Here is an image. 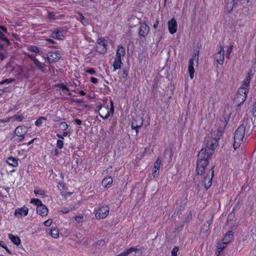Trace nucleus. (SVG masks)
<instances>
[{"mask_svg": "<svg viewBox=\"0 0 256 256\" xmlns=\"http://www.w3.org/2000/svg\"><path fill=\"white\" fill-rule=\"evenodd\" d=\"M206 150H201L198 154L196 172L197 175L202 176L206 171L209 164L208 160L205 158Z\"/></svg>", "mask_w": 256, "mask_h": 256, "instance_id": "nucleus-1", "label": "nucleus"}, {"mask_svg": "<svg viewBox=\"0 0 256 256\" xmlns=\"http://www.w3.org/2000/svg\"><path fill=\"white\" fill-rule=\"evenodd\" d=\"M244 124H240L235 132L234 136L233 147L236 150L240 145L245 134Z\"/></svg>", "mask_w": 256, "mask_h": 256, "instance_id": "nucleus-2", "label": "nucleus"}, {"mask_svg": "<svg viewBox=\"0 0 256 256\" xmlns=\"http://www.w3.org/2000/svg\"><path fill=\"white\" fill-rule=\"evenodd\" d=\"M110 208L107 205H103L94 209L95 216L97 220L104 219L108 215Z\"/></svg>", "mask_w": 256, "mask_h": 256, "instance_id": "nucleus-3", "label": "nucleus"}, {"mask_svg": "<svg viewBox=\"0 0 256 256\" xmlns=\"http://www.w3.org/2000/svg\"><path fill=\"white\" fill-rule=\"evenodd\" d=\"M214 166H213L208 173L207 174L202 180V182L204 184V188L206 190H208L212 184V180L214 174Z\"/></svg>", "mask_w": 256, "mask_h": 256, "instance_id": "nucleus-4", "label": "nucleus"}, {"mask_svg": "<svg viewBox=\"0 0 256 256\" xmlns=\"http://www.w3.org/2000/svg\"><path fill=\"white\" fill-rule=\"evenodd\" d=\"M110 109L109 110L108 106H107L106 107H104V108L100 112H98L99 116L104 120L107 119L110 115V112L112 113L114 112V103L111 100L110 101Z\"/></svg>", "mask_w": 256, "mask_h": 256, "instance_id": "nucleus-5", "label": "nucleus"}, {"mask_svg": "<svg viewBox=\"0 0 256 256\" xmlns=\"http://www.w3.org/2000/svg\"><path fill=\"white\" fill-rule=\"evenodd\" d=\"M248 94V92L242 93L240 92V88H238L234 98V102L236 104L238 108L240 106L245 102Z\"/></svg>", "mask_w": 256, "mask_h": 256, "instance_id": "nucleus-6", "label": "nucleus"}, {"mask_svg": "<svg viewBox=\"0 0 256 256\" xmlns=\"http://www.w3.org/2000/svg\"><path fill=\"white\" fill-rule=\"evenodd\" d=\"M97 43L100 46H96V50L99 53L102 54H105L107 51V42L104 38H98L97 40Z\"/></svg>", "mask_w": 256, "mask_h": 256, "instance_id": "nucleus-7", "label": "nucleus"}, {"mask_svg": "<svg viewBox=\"0 0 256 256\" xmlns=\"http://www.w3.org/2000/svg\"><path fill=\"white\" fill-rule=\"evenodd\" d=\"M218 52L214 55V60L220 65H222L224 60V50L222 45L218 46Z\"/></svg>", "mask_w": 256, "mask_h": 256, "instance_id": "nucleus-8", "label": "nucleus"}, {"mask_svg": "<svg viewBox=\"0 0 256 256\" xmlns=\"http://www.w3.org/2000/svg\"><path fill=\"white\" fill-rule=\"evenodd\" d=\"M138 36L140 38H145L150 32V27L146 24V22L140 24Z\"/></svg>", "mask_w": 256, "mask_h": 256, "instance_id": "nucleus-9", "label": "nucleus"}, {"mask_svg": "<svg viewBox=\"0 0 256 256\" xmlns=\"http://www.w3.org/2000/svg\"><path fill=\"white\" fill-rule=\"evenodd\" d=\"M214 220V215L210 214L208 215L207 220L201 228L200 232L206 234L210 229V226L212 224Z\"/></svg>", "mask_w": 256, "mask_h": 256, "instance_id": "nucleus-10", "label": "nucleus"}, {"mask_svg": "<svg viewBox=\"0 0 256 256\" xmlns=\"http://www.w3.org/2000/svg\"><path fill=\"white\" fill-rule=\"evenodd\" d=\"M250 80V76L248 74L246 76L245 80L243 82L242 86L240 88V92L242 93L248 92V87Z\"/></svg>", "mask_w": 256, "mask_h": 256, "instance_id": "nucleus-11", "label": "nucleus"}, {"mask_svg": "<svg viewBox=\"0 0 256 256\" xmlns=\"http://www.w3.org/2000/svg\"><path fill=\"white\" fill-rule=\"evenodd\" d=\"M168 29L170 34H174L177 30V23L176 20L174 18H172L168 22Z\"/></svg>", "mask_w": 256, "mask_h": 256, "instance_id": "nucleus-12", "label": "nucleus"}, {"mask_svg": "<svg viewBox=\"0 0 256 256\" xmlns=\"http://www.w3.org/2000/svg\"><path fill=\"white\" fill-rule=\"evenodd\" d=\"M49 64H54L58 62L60 58V54L58 52H51L50 53Z\"/></svg>", "mask_w": 256, "mask_h": 256, "instance_id": "nucleus-13", "label": "nucleus"}, {"mask_svg": "<svg viewBox=\"0 0 256 256\" xmlns=\"http://www.w3.org/2000/svg\"><path fill=\"white\" fill-rule=\"evenodd\" d=\"M160 164L161 160L160 158H158L154 163V168L152 170V175L154 178H156L159 175Z\"/></svg>", "mask_w": 256, "mask_h": 256, "instance_id": "nucleus-14", "label": "nucleus"}, {"mask_svg": "<svg viewBox=\"0 0 256 256\" xmlns=\"http://www.w3.org/2000/svg\"><path fill=\"white\" fill-rule=\"evenodd\" d=\"M28 208L24 206L21 208H17L14 211V215L17 217H23L28 215Z\"/></svg>", "mask_w": 256, "mask_h": 256, "instance_id": "nucleus-15", "label": "nucleus"}, {"mask_svg": "<svg viewBox=\"0 0 256 256\" xmlns=\"http://www.w3.org/2000/svg\"><path fill=\"white\" fill-rule=\"evenodd\" d=\"M172 146H169L167 147L164 152V156L166 158L168 162H170L172 160V156H173L172 152Z\"/></svg>", "mask_w": 256, "mask_h": 256, "instance_id": "nucleus-16", "label": "nucleus"}, {"mask_svg": "<svg viewBox=\"0 0 256 256\" xmlns=\"http://www.w3.org/2000/svg\"><path fill=\"white\" fill-rule=\"evenodd\" d=\"M241 124H244V132H246L248 134H250L252 131V124L249 122L248 118H244Z\"/></svg>", "mask_w": 256, "mask_h": 256, "instance_id": "nucleus-17", "label": "nucleus"}, {"mask_svg": "<svg viewBox=\"0 0 256 256\" xmlns=\"http://www.w3.org/2000/svg\"><path fill=\"white\" fill-rule=\"evenodd\" d=\"M36 212L40 216H44L48 215V209L45 205L42 204L41 206L36 208Z\"/></svg>", "mask_w": 256, "mask_h": 256, "instance_id": "nucleus-18", "label": "nucleus"}, {"mask_svg": "<svg viewBox=\"0 0 256 256\" xmlns=\"http://www.w3.org/2000/svg\"><path fill=\"white\" fill-rule=\"evenodd\" d=\"M188 72L190 79H192L194 77V59L190 58L188 61Z\"/></svg>", "mask_w": 256, "mask_h": 256, "instance_id": "nucleus-19", "label": "nucleus"}, {"mask_svg": "<svg viewBox=\"0 0 256 256\" xmlns=\"http://www.w3.org/2000/svg\"><path fill=\"white\" fill-rule=\"evenodd\" d=\"M27 132V128L26 126H18L14 130L16 136L25 135Z\"/></svg>", "mask_w": 256, "mask_h": 256, "instance_id": "nucleus-20", "label": "nucleus"}, {"mask_svg": "<svg viewBox=\"0 0 256 256\" xmlns=\"http://www.w3.org/2000/svg\"><path fill=\"white\" fill-rule=\"evenodd\" d=\"M214 142L212 140H204V145L206 148H214V150H215L218 144V140L214 139Z\"/></svg>", "mask_w": 256, "mask_h": 256, "instance_id": "nucleus-21", "label": "nucleus"}, {"mask_svg": "<svg viewBox=\"0 0 256 256\" xmlns=\"http://www.w3.org/2000/svg\"><path fill=\"white\" fill-rule=\"evenodd\" d=\"M234 236V233L233 232L232 230L228 231L224 235L222 240L228 244L233 240Z\"/></svg>", "mask_w": 256, "mask_h": 256, "instance_id": "nucleus-22", "label": "nucleus"}, {"mask_svg": "<svg viewBox=\"0 0 256 256\" xmlns=\"http://www.w3.org/2000/svg\"><path fill=\"white\" fill-rule=\"evenodd\" d=\"M18 158L10 156L8 158L6 162L9 166H11L13 167H16L18 165Z\"/></svg>", "mask_w": 256, "mask_h": 256, "instance_id": "nucleus-23", "label": "nucleus"}, {"mask_svg": "<svg viewBox=\"0 0 256 256\" xmlns=\"http://www.w3.org/2000/svg\"><path fill=\"white\" fill-rule=\"evenodd\" d=\"M113 180L110 176L104 178L102 182V185L104 188H110L112 184Z\"/></svg>", "mask_w": 256, "mask_h": 256, "instance_id": "nucleus-24", "label": "nucleus"}, {"mask_svg": "<svg viewBox=\"0 0 256 256\" xmlns=\"http://www.w3.org/2000/svg\"><path fill=\"white\" fill-rule=\"evenodd\" d=\"M52 38L58 40H62L64 36L62 34V32L58 29H56L52 32L51 34Z\"/></svg>", "mask_w": 256, "mask_h": 256, "instance_id": "nucleus-25", "label": "nucleus"}, {"mask_svg": "<svg viewBox=\"0 0 256 256\" xmlns=\"http://www.w3.org/2000/svg\"><path fill=\"white\" fill-rule=\"evenodd\" d=\"M139 124L138 125L135 124L136 121L135 122H132V130H135L136 134H138V132H139V128H141L143 125V120L142 118H139Z\"/></svg>", "mask_w": 256, "mask_h": 256, "instance_id": "nucleus-26", "label": "nucleus"}, {"mask_svg": "<svg viewBox=\"0 0 256 256\" xmlns=\"http://www.w3.org/2000/svg\"><path fill=\"white\" fill-rule=\"evenodd\" d=\"M8 237L9 239L16 246H18L20 244V238L16 236H14L12 234H8Z\"/></svg>", "mask_w": 256, "mask_h": 256, "instance_id": "nucleus-27", "label": "nucleus"}, {"mask_svg": "<svg viewBox=\"0 0 256 256\" xmlns=\"http://www.w3.org/2000/svg\"><path fill=\"white\" fill-rule=\"evenodd\" d=\"M34 64L36 68L39 70L41 72L46 73V64L44 63L40 62L38 60H36L34 63Z\"/></svg>", "mask_w": 256, "mask_h": 256, "instance_id": "nucleus-28", "label": "nucleus"}, {"mask_svg": "<svg viewBox=\"0 0 256 256\" xmlns=\"http://www.w3.org/2000/svg\"><path fill=\"white\" fill-rule=\"evenodd\" d=\"M201 150H206L205 158H206L208 160H209L214 150L212 148H209L206 146L204 148H202Z\"/></svg>", "mask_w": 256, "mask_h": 256, "instance_id": "nucleus-29", "label": "nucleus"}, {"mask_svg": "<svg viewBox=\"0 0 256 256\" xmlns=\"http://www.w3.org/2000/svg\"><path fill=\"white\" fill-rule=\"evenodd\" d=\"M137 250V248L131 247L125 250H124L122 252L116 255V256H128V254L133 252H136Z\"/></svg>", "mask_w": 256, "mask_h": 256, "instance_id": "nucleus-30", "label": "nucleus"}, {"mask_svg": "<svg viewBox=\"0 0 256 256\" xmlns=\"http://www.w3.org/2000/svg\"><path fill=\"white\" fill-rule=\"evenodd\" d=\"M122 64V60L119 58H114V60L113 63L114 71L120 69Z\"/></svg>", "mask_w": 256, "mask_h": 256, "instance_id": "nucleus-31", "label": "nucleus"}, {"mask_svg": "<svg viewBox=\"0 0 256 256\" xmlns=\"http://www.w3.org/2000/svg\"><path fill=\"white\" fill-rule=\"evenodd\" d=\"M24 118V117L22 114L20 116L18 115H14L11 117L12 120L14 121H17L18 122H22Z\"/></svg>", "mask_w": 256, "mask_h": 256, "instance_id": "nucleus-32", "label": "nucleus"}, {"mask_svg": "<svg viewBox=\"0 0 256 256\" xmlns=\"http://www.w3.org/2000/svg\"><path fill=\"white\" fill-rule=\"evenodd\" d=\"M235 208H233L232 212L228 215L226 219L227 222L228 223L230 222H232L235 216Z\"/></svg>", "mask_w": 256, "mask_h": 256, "instance_id": "nucleus-33", "label": "nucleus"}, {"mask_svg": "<svg viewBox=\"0 0 256 256\" xmlns=\"http://www.w3.org/2000/svg\"><path fill=\"white\" fill-rule=\"evenodd\" d=\"M50 234L52 238H56L59 236V231L58 229L54 228L50 230Z\"/></svg>", "mask_w": 256, "mask_h": 256, "instance_id": "nucleus-34", "label": "nucleus"}, {"mask_svg": "<svg viewBox=\"0 0 256 256\" xmlns=\"http://www.w3.org/2000/svg\"><path fill=\"white\" fill-rule=\"evenodd\" d=\"M228 243L223 241L222 242L218 244V253L222 252L227 246Z\"/></svg>", "mask_w": 256, "mask_h": 256, "instance_id": "nucleus-35", "label": "nucleus"}, {"mask_svg": "<svg viewBox=\"0 0 256 256\" xmlns=\"http://www.w3.org/2000/svg\"><path fill=\"white\" fill-rule=\"evenodd\" d=\"M154 33L155 34H156V40L158 42H159L162 40V38L163 36V33L162 32H160V30H156Z\"/></svg>", "mask_w": 256, "mask_h": 256, "instance_id": "nucleus-36", "label": "nucleus"}, {"mask_svg": "<svg viewBox=\"0 0 256 256\" xmlns=\"http://www.w3.org/2000/svg\"><path fill=\"white\" fill-rule=\"evenodd\" d=\"M30 203H32L36 206V208L41 206L42 204V201L38 198H32Z\"/></svg>", "mask_w": 256, "mask_h": 256, "instance_id": "nucleus-37", "label": "nucleus"}, {"mask_svg": "<svg viewBox=\"0 0 256 256\" xmlns=\"http://www.w3.org/2000/svg\"><path fill=\"white\" fill-rule=\"evenodd\" d=\"M28 50L32 52L38 53L40 52V48L36 46H30L28 47Z\"/></svg>", "mask_w": 256, "mask_h": 256, "instance_id": "nucleus-38", "label": "nucleus"}, {"mask_svg": "<svg viewBox=\"0 0 256 256\" xmlns=\"http://www.w3.org/2000/svg\"><path fill=\"white\" fill-rule=\"evenodd\" d=\"M44 120H46V118L43 116L39 118L35 122L36 126H41Z\"/></svg>", "mask_w": 256, "mask_h": 256, "instance_id": "nucleus-39", "label": "nucleus"}, {"mask_svg": "<svg viewBox=\"0 0 256 256\" xmlns=\"http://www.w3.org/2000/svg\"><path fill=\"white\" fill-rule=\"evenodd\" d=\"M55 86L56 88H62V90H66V91L70 90L69 88L64 83L57 84L55 85Z\"/></svg>", "mask_w": 256, "mask_h": 256, "instance_id": "nucleus-40", "label": "nucleus"}, {"mask_svg": "<svg viewBox=\"0 0 256 256\" xmlns=\"http://www.w3.org/2000/svg\"><path fill=\"white\" fill-rule=\"evenodd\" d=\"M116 52L122 54L124 56L126 54L125 48L122 46H118Z\"/></svg>", "mask_w": 256, "mask_h": 256, "instance_id": "nucleus-41", "label": "nucleus"}, {"mask_svg": "<svg viewBox=\"0 0 256 256\" xmlns=\"http://www.w3.org/2000/svg\"><path fill=\"white\" fill-rule=\"evenodd\" d=\"M122 77L125 80H126L128 78V70L127 68H124L122 70Z\"/></svg>", "mask_w": 256, "mask_h": 256, "instance_id": "nucleus-42", "label": "nucleus"}, {"mask_svg": "<svg viewBox=\"0 0 256 256\" xmlns=\"http://www.w3.org/2000/svg\"><path fill=\"white\" fill-rule=\"evenodd\" d=\"M14 81H15V78H7V79L4 80H2V82H0V84H10L12 82H14Z\"/></svg>", "mask_w": 256, "mask_h": 256, "instance_id": "nucleus-43", "label": "nucleus"}, {"mask_svg": "<svg viewBox=\"0 0 256 256\" xmlns=\"http://www.w3.org/2000/svg\"><path fill=\"white\" fill-rule=\"evenodd\" d=\"M80 16V21L84 26H86L88 24V22L85 19L84 16L80 13L79 14Z\"/></svg>", "mask_w": 256, "mask_h": 256, "instance_id": "nucleus-44", "label": "nucleus"}, {"mask_svg": "<svg viewBox=\"0 0 256 256\" xmlns=\"http://www.w3.org/2000/svg\"><path fill=\"white\" fill-rule=\"evenodd\" d=\"M34 192L36 195H41L42 197H44L46 196L45 192L44 190H34Z\"/></svg>", "mask_w": 256, "mask_h": 256, "instance_id": "nucleus-45", "label": "nucleus"}, {"mask_svg": "<svg viewBox=\"0 0 256 256\" xmlns=\"http://www.w3.org/2000/svg\"><path fill=\"white\" fill-rule=\"evenodd\" d=\"M68 125L66 122H62L60 124V128L62 130H65L68 128Z\"/></svg>", "mask_w": 256, "mask_h": 256, "instance_id": "nucleus-46", "label": "nucleus"}, {"mask_svg": "<svg viewBox=\"0 0 256 256\" xmlns=\"http://www.w3.org/2000/svg\"><path fill=\"white\" fill-rule=\"evenodd\" d=\"M56 146L58 148L62 149L64 147L63 141L60 140H58Z\"/></svg>", "mask_w": 256, "mask_h": 256, "instance_id": "nucleus-47", "label": "nucleus"}, {"mask_svg": "<svg viewBox=\"0 0 256 256\" xmlns=\"http://www.w3.org/2000/svg\"><path fill=\"white\" fill-rule=\"evenodd\" d=\"M48 17L49 20H54L56 19L55 14L52 12H48Z\"/></svg>", "mask_w": 256, "mask_h": 256, "instance_id": "nucleus-48", "label": "nucleus"}, {"mask_svg": "<svg viewBox=\"0 0 256 256\" xmlns=\"http://www.w3.org/2000/svg\"><path fill=\"white\" fill-rule=\"evenodd\" d=\"M75 220L78 222V223H80V222H82V220H83V218H84V216H76L74 218Z\"/></svg>", "mask_w": 256, "mask_h": 256, "instance_id": "nucleus-49", "label": "nucleus"}, {"mask_svg": "<svg viewBox=\"0 0 256 256\" xmlns=\"http://www.w3.org/2000/svg\"><path fill=\"white\" fill-rule=\"evenodd\" d=\"M105 244H106L105 241L103 239H100L95 242V244L96 246H104Z\"/></svg>", "mask_w": 256, "mask_h": 256, "instance_id": "nucleus-50", "label": "nucleus"}, {"mask_svg": "<svg viewBox=\"0 0 256 256\" xmlns=\"http://www.w3.org/2000/svg\"><path fill=\"white\" fill-rule=\"evenodd\" d=\"M224 130L221 129H218L216 130V137L218 140L220 139V137L222 136Z\"/></svg>", "mask_w": 256, "mask_h": 256, "instance_id": "nucleus-51", "label": "nucleus"}, {"mask_svg": "<svg viewBox=\"0 0 256 256\" xmlns=\"http://www.w3.org/2000/svg\"><path fill=\"white\" fill-rule=\"evenodd\" d=\"M178 250V248L177 246H174L172 250V256H177V252Z\"/></svg>", "mask_w": 256, "mask_h": 256, "instance_id": "nucleus-52", "label": "nucleus"}, {"mask_svg": "<svg viewBox=\"0 0 256 256\" xmlns=\"http://www.w3.org/2000/svg\"><path fill=\"white\" fill-rule=\"evenodd\" d=\"M232 46H230L228 49L226 50V56L228 57V58H229L230 56V55L232 52Z\"/></svg>", "mask_w": 256, "mask_h": 256, "instance_id": "nucleus-53", "label": "nucleus"}, {"mask_svg": "<svg viewBox=\"0 0 256 256\" xmlns=\"http://www.w3.org/2000/svg\"><path fill=\"white\" fill-rule=\"evenodd\" d=\"M192 219V214H190L188 216L186 217L184 220L182 222V224H185L186 223L188 222Z\"/></svg>", "mask_w": 256, "mask_h": 256, "instance_id": "nucleus-54", "label": "nucleus"}, {"mask_svg": "<svg viewBox=\"0 0 256 256\" xmlns=\"http://www.w3.org/2000/svg\"><path fill=\"white\" fill-rule=\"evenodd\" d=\"M184 224H182V222L180 224V226H177L176 228V230L179 232H180L183 228L184 226Z\"/></svg>", "mask_w": 256, "mask_h": 256, "instance_id": "nucleus-55", "label": "nucleus"}, {"mask_svg": "<svg viewBox=\"0 0 256 256\" xmlns=\"http://www.w3.org/2000/svg\"><path fill=\"white\" fill-rule=\"evenodd\" d=\"M52 222V219H48L44 222V225L46 226H50Z\"/></svg>", "mask_w": 256, "mask_h": 256, "instance_id": "nucleus-56", "label": "nucleus"}, {"mask_svg": "<svg viewBox=\"0 0 256 256\" xmlns=\"http://www.w3.org/2000/svg\"><path fill=\"white\" fill-rule=\"evenodd\" d=\"M86 72L88 74H94L96 73V71L94 68H88L86 71Z\"/></svg>", "mask_w": 256, "mask_h": 256, "instance_id": "nucleus-57", "label": "nucleus"}, {"mask_svg": "<svg viewBox=\"0 0 256 256\" xmlns=\"http://www.w3.org/2000/svg\"><path fill=\"white\" fill-rule=\"evenodd\" d=\"M70 210L68 208H64L62 210L60 211V212L62 214H68L70 212Z\"/></svg>", "mask_w": 256, "mask_h": 256, "instance_id": "nucleus-58", "label": "nucleus"}, {"mask_svg": "<svg viewBox=\"0 0 256 256\" xmlns=\"http://www.w3.org/2000/svg\"><path fill=\"white\" fill-rule=\"evenodd\" d=\"M104 107H105L104 106H103L102 104H100L97 106V110H96V112H99L100 111L102 110L104 108Z\"/></svg>", "mask_w": 256, "mask_h": 256, "instance_id": "nucleus-59", "label": "nucleus"}, {"mask_svg": "<svg viewBox=\"0 0 256 256\" xmlns=\"http://www.w3.org/2000/svg\"><path fill=\"white\" fill-rule=\"evenodd\" d=\"M28 58L33 61L34 63L38 59L36 58V56L33 54H28Z\"/></svg>", "mask_w": 256, "mask_h": 256, "instance_id": "nucleus-60", "label": "nucleus"}, {"mask_svg": "<svg viewBox=\"0 0 256 256\" xmlns=\"http://www.w3.org/2000/svg\"><path fill=\"white\" fill-rule=\"evenodd\" d=\"M72 102H74L81 104L83 102V100L82 99H74L73 98L72 100Z\"/></svg>", "mask_w": 256, "mask_h": 256, "instance_id": "nucleus-61", "label": "nucleus"}, {"mask_svg": "<svg viewBox=\"0 0 256 256\" xmlns=\"http://www.w3.org/2000/svg\"><path fill=\"white\" fill-rule=\"evenodd\" d=\"M90 81L93 84H96L98 82V80L96 78L91 77Z\"/></svg>", "mask_w": 256, "mask_h": 256, "instance_id": "nucleus-62", "label": "nucleus"}, {"mask_svg": "<svg viewBox=\"0 0 256 256\" xmlns=\"http://www.w3.org/2000/svg\"><path fill=\"white\" fill-rule=\"evenodd\" d=\"M159 23V20L158 18H157L154 22V24L153 25V27L154 28L156 29L157 28L158 25Z\"/></svg>", "mask_w": 256, "mask_h": 256, "instance_id": "nucleus-63", "label": "nucleus"}, {"mask_svg": "<svg viewBox=\"0 0 256 256\" xmlns=\"http://www.w3.org/2000/svg\"><path fill=\"white\" fill-rule=\"evenodd\" d=\"M12 36L18 41H20V38L19 36L16 33H14L12 34Z\"/></svg>", "mask_w": 256, "mask_h": 256, "instance_id": "nucleus-64", "label": "nucleus"}]
</instances>
